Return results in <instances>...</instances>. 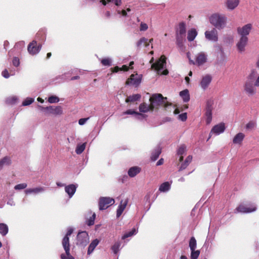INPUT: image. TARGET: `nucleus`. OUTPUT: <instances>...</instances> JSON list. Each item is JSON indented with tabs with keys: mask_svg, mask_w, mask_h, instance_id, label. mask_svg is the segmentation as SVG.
<instances>
[{
	"mask_svg": "<svg viewBox=\"0 0 259 259\" xmlns=\"http://www.w3.org/2000/svg\"><path fill=\"white\" fill-rule=\"evenodd\" d=\"M209 21L215 28L218 29H224L227 25V17L222 13H214L209 17Z\"/></svg>",
	"mask_w": 259,
	"mask_h": 259,
	"instance_id": "obj_1",
	"label": "nucleus"
},
{
	"mask_svg": "<svg viewBox=\"0 0 259 259\" xmlns=\"http://www.w3.org/2000/svg\"><path fill=\"white\" fill-rule=\"evenodd\" d=\"M150 105L154 110L159 106H163L165 110H168L169 106H171V103L167 101V98H164L161 94H153L150 98Z\"/></svg>",
	"mask_w": 259,
	"mask_h": 259,
	"instance_id": "obj_2",
	"label": "nucleus"
},
{
	"mask_svg": "<svg viewBox=\"0 0 259 259\" xmlns=\"http://www.w3.org/2000/svg\"><path fill=\"white\" fill-rule=\"evenodd\" d=\"M186 24L184 22H181L176 30V44L181 49L184 48V42L186 40Z\"/></svg>",
	"mask_w": 259,
	"mask_h": 259,
	"instance_id": "obj_3",
	"label": "nucleus"
},
{
	"mask_svg": "<svg viewBox=\"0 0 259 259\" xmlns=\"http://www.w3.org/2000/svg\"><path fill=\"white\" fill-rule=\"evenodd\" d=\"M154 59L152 58L150 61V63H152L151 67L154 69L158 74L167 75L168 73V70L166 69V58L164 56H162L159 60L155 63H153Z\"/></svg>",
	"mask_w": 259,
	"mask_h": 259,
	"instance_id": "obj_4",
	"label": "nucleus"
},
{
	"mask_svg": "<svg viewBox=\"0 0 259 259\" xmlns=\"http://www.w3.org/2000/svg\"><path fill=\"white\" fill-rule=\"evenodd\" d=\"M73 232V229L72 228H68L67 229V232L66 234L62 240V245L65 251L66 255L68 256H70L69 259H74L70 254V243L69 236H70Z\"/></svg>",
	"mask_w": 259,
	"mask_h": 259,
	"instance_id": "obj_5",
	"label": "nucleus"
},
{
	"mask_svg": "<svg viewBox=\"0 0 259 259\" xmlns=\"http://www.w3.org/2000/svg\"><path fill=\"white\" fill-rule=\"evenodd\" d=\"M254 83L250 79L247 80L243 85V89L245 93L248 96H252L256 93V89Z\"/></svg>",
	"mask_w": 259,
	"mask_h": 259,
	"instance_id": "obj_6",
	"label": "nucleus"
},
{
	"mask_svg": "<svg viewBox=\"0 0 259 259\" xmlns=\"http://www.w3.org/2000/svg\"><path fill=\"white\" fill-rule=\"evenodd\" d=\"M256 205L254 204H251L248 206L240 204L235 209V212L247 213L254 212L256 211Z\"/></svg>",
	"mask_w": 259,
	"mask_h": 259,
	"instance_id": "obj_7",
	"label": "nucleus"
},
{
	"mask_svg": "<svg viewBox=\"0 0 259 259\" xmlns=\"http://www.w3.org/2000/svg\"><path fill=\"white\" fill-rule=\"evenodd\" d=\"M114 199L109 197H101L99 200V207L100 210H105L109 206L113 204Z\"/></svg>",
	"mask_w": 259,
	"mask_h": 259,
	"instance_id": "obj_8",
	"label": "nucleus"
},
{
	"mask_svg": "<svg viewBox=\"0 0 259 259\" xmlns=\"http://www.w3.org/2000/svg\"><path fill=\"white\" fill-rule=\"evenodd\" d=\"M89 242V237L87 232L81 231L78 233L77 236V244L81 246H85Z\"/></svg>",
	"mask_w": 259,
	"mask_h": 259,
	"instance_id": "obj_9",
	"label": "nucleus"
},
{
	"mask_svg": "<svg viewBox=\"0 0 259 259\" xmlns=\"http://www.w3.org/2000/svg\"><path fill=\"white\" fill-rule=\"evenodd\" d=\"M40 109L48 114H52L55 115H60L62 113V109L61 106L54 107L50 106L46 107H44L41 106H38Z\"/></svg>",
	"mask_w": 259,
	"mask_h": 259,
	"instance_id": "obj_10",
	"label": "nucleus"
},
{
	"mask_svg": "<svg viewBox=\"0 0 259 259\" xmlns=\"http://www.w3.org/2000/svg\"><path fill=\"white\" fill-rule=\"evenodd\" d=\"M213 101L208 100L207 101L205 114L206 123L207 124H209L212 120V110L213 109Z\"/></svg>",
	"mask_w": 259,
	"mask_h": 259,
	"instance_id": "obj_11",
	"label": "nucleus"
},
{
	"mask_svg": "<svg viewBox=\"0 0 259 259\" xmlns=\"http://www.w3.org/2000/svg\"><path fill=\"white\" fill-rule=\"evenodd\" d=\"M252 29V25L250 23H248L242 27H238L237 32L240 37H247Z\"/></svg>",
	"mask_w": 259,
	"mask_h": 259,
	"instance_id": "obj_12",
	"label": "nucleus"
},
{
	"mask_svg": "<svg viewBox=\"0 0 259 259\" xmlns=\"http://www.w3.org/2000/svg\"><path fill=\"white\" fill-rule=\"evenodd\" d=\"M225 128L226 127L224 123H220L214 125L210 132L208 139H209L213 134L217 136L224 133Z\"/></svg>",
	"mask_w": 259,
	"mask_h": 259,
	"instance_id": "obj_13",
	"label": "nucleus"
},
{
	"mask_svg": "<svg viewBox=\"0 0 259 259\" xmlns=\"http://www.w3.org/2000/svg\"><path fill=\"white\" fill-rule=\"evenodd\" d=\"M205 38L208 40L217 42L218 40V32L216 28H213L210 31L205 32Z\"/></svg>",
	"mask_w": 259,
	"mask_h": 259,
	"instance_id": "obj_14",
	"label": "nucleus"
},
{
	"mask_svg": "<svg viewBox=\"0 0 259 259\" xmlns=\"http://www.w3.org/2000/svg\"><path fill=\"white\" fill-rule=\"evenodd\" d=\"M207 60V55L204 52H200L196 56L195 62L193 61L191 62L193 64H196L198 66H201L206 62Z\"/></svg>",
	"mask_w": 259,
	"mask_h": 259,
	"instance_id": "obj_15",
	"label": "nucleus"
},
{
	"mask_svg": "<svg viewBox=\"0 0 259 259\" xmlns=\"http://www.w3.org/2000/svg\"><path fill=\"white\" fill-rule=\"evenodd\" d=\"M142 75L141 74H132L127 81V84H132L136 87L139 85L141 82Z\"/></svg>",
	"mask_w": 259,
	"mask_h": 259,
	"instance_id": "obj_16",
	"label": "nucleus"
},
{
	"mask_svg": "<svg viewBox=\"0 0 259 259\" xmlns=\"http://www.w3.org/2000/svg\"><path fill=\"white\" fill-rule=\"evenodd\" d=\"M248 40V37H240L236 44L237 50L239 53H241L245 51Z\"/></svg>",
	"mask_w": 259,
	"mask_h": 259,
	"instance_id": "obj_17",
	"label": "nucleus"
},
{
	"mask_svg": "<svg viewBox=\"0 0 259 259\" xmlns=\"http://www.w3.org/2000/svg\"><path fill=\"white\" fill-rule=\"evenodd\" d=\"M41 46H37V42L36 41L33 40L28 46V52L32 55L37 54L40 50Z\"/></svg>",
	"mask_w": 259,
	"mask_h": 259,
	"instance_id": "obj_18",
	"label": "nucleus"
},
{
	"mask_svg": "<svg viewBox=\"0 0 259 259\" xmlns=\"http://www.w3.org/2000/svg\"><path fill=\"white\" fill-rule=\"evenodd\" d=\"M212 80V77L209 74H206L202 76L201 80L200 82L201 88L205 90H206Z\"/></svg>",
	"mask_w": 259,
	"mask_h": 259,
	"instance_id": "obj_19",
	"label": "nucleus"
},
{
	"mask_svg": "<svg viewBox=\"0 0 259 259\" xmlns=\"http://www.w3.org/2000/svg\"><path fill=\"white\" fill-rule=\"evenodd\" d=\"M45 190L46 189L44 187H38L27 189L25 190V193L27 195L30 194L36 195L45 192Z\"/></svg>",
	"mask_w": 259,
	"mask_h": 259,
	"instance_id": "obj_20",
	"label": "nucleus"
},
{
	"mask_svg": "<svg viewBox=\"0 0 259 259\" xmlns=\"http://www.w3.org/2000/svg\"><path fill=\"white\" fill-rule=\"evenodd\" d=\"M99 3L104 6L109 8L111 4H113L116 6H120L122 4L121 0H99Z\"/></svg>",
	"mask_w": 259,
	"mask_h": 259,
	"instance_id": "obj_21",
	"label": "nucleus"
},
{
	"mask_svg": "<svg viewBox=\"0 0 259 259\" xmlns=\"http://www.w3.org/2000/svg\"><path fill=\"white\" fill-rule=\"evenodd\" d=\"M239 0H226L225 4L229 10H234L239 5Z\"/></svg>",
	"mask_w": 259,
	"mask_h": 259,
	"instance_id": "obj_22",
	"label": "nucleus"
},
{
	"mask_svg": "<svg viewBox=\"0 0 259 259\" xmlns=\"http://www.w3.org/2000/svg\"><path fill=\"white\" fill-rule=\"evenodd\" d=\"M77 186L74 184H70L65 187V191L71 198L76 192Z\"/></svg>",
	"mask_w": 259,
	"mask_h": 259,
	"instance_id": "obj_23",
	"label": "nucleus"
},
{
	"mask_svg": "<svg viewBox=\"0 0 259 259\" xmlns=\"http://www.w3.org/2000/svg\"><path fill=\"white\" fill-rule=\"evenodd\" d=\"M127 203L128 199H126L124 201L123 200H121L120 201V204L119 205L116 211L117 218H119L121 215L124 209L125 208Z\"/></svg>",
	"mask_w": 259,
	"mask_h": 259,
	"instance_id": "obj_24",
	"label": "nucleus"
},
{
	"mask_svg": "<svg viewBox=\"0 0 259 259\" xmlns=\"http://www.w3.org/2000/svg\"><path fill=\"white\" fill-rule=\"evenodd\" d=\"M139 111L145 114L150 111H153L151 105H148L146 103H142L139 106Z\"/></svg>",
	"mask_w": 259,
	"mask_h": 259,
	"instance_id": "obj_25",
	"label": "nucleus"
},
{
	"mask_svg": "<svg viewBox=\"0 0 259 259\" xmlns=\"http://www.w3.org/2000/svg\"><path fill=\"white\" fill-rule=\"evenodd\" d=\"M99 240L98 239H95L92 241V242L90 243V244L89 245V247H88V255L91 254L93 252L95 248L99 244Z\"/></svg>",
	"mask_w": 259,
	"mask_h": 259,
	"instance_id": "obj_26",
	"label": "nucleus"
},
{
	"mask_svg": "<svg viewBox=\"0 0 259 259\" xmlns=\"http://www.w3.org/2000/svg\"><path fill=\"white\" fill-rule=\"evenodd\" d=\"M141 171V168L138 166H133L131 167L128 170V175L131 177L133 178L138 175Z\"/></svg>",
	"mask_w": 259,
	"mask_h": 259,
	"instance_id": "obj_27",
	"label": "nucleus"
},
{
	"mask_svg": "<svg viewBox=\"0 0 259 259\" xmlns=\"http://www.w3.org/2000/svg\"><path fill=\"white\" fill-rule=\"evenodd\" d=\"M217 47L220 51V55L218 56V60L219 62L223 63L226 60V55L223 48L221 46H218Z\"/></svg>",
	"mask_w": 259,
	"mask_h": 259,
	"instance_id": "obj_28",
	"label": "nucleus"
},
{
	"mask_svg": "<svg viewBox=\"0 0 259 259\" xmlns=\"http://www.w3.org/2000/svg\"><path fill=\"white\" fill-rule=\"evenodd\" d=\"M244 137L245 135L244 134L239 133L234 137L233 140V142L235 144H241Z\"/></svg>",
	"mask_w": 259,
	"mask_h": 259,
	"instance_id": "obj_29",
	"label": "nucleus"
},
{
	"mask_svg": "<svg viewBox=\"0 0 259 259\" xmlns=\"http://www.w3.org/2000/svg\"><path fill=\"white\" fill-rule=\"evenodd\" d=\"M197 35V32L194 28H192L188 31L187 39L188 41H192L194 40Z\"/></svg>",
	"mask_w": 259,
	"mask_h": 259,
	"instance_id": "obj_30",
	"label": "nucleus"
},
{
	"mask_svg": "<svg viewBox=\"0 0 259 259\" xmlns=\"http://www.w3.org/2000/svg\"><path fill=\"white\" fill-rule=\"evenodd\" d=\"M192 159V156L189 155L185 159V161L182 163L181 166L179 168V171H181L185 169L191 162Z\"/></svg>",
	"mask_w": 259,
	"mask_h": 259,
	"instance_id": "obj_31",
	"label": "nucleus"
},
{
	"mask_svg": "<svg viewBox=\"0 0 259 259\" xmlns=\"http://www.w3.org/2000/svg\"><path fill=\"white\" fill-rule=\"evenodd\" d=\"M170 189V184L168 182L162 183L159 188V191L161 192H168Z\"/></svg>",
	"mask_w": 259,
	"mask_h": 259,
	"instance_id": "obj_32",
	"label": "nucleus"
},
{
	"mask_svg": "<svg viewBox=\"0 0 259 259\" xmlns=\"http://www.w3.org/2000/svg\"><path fill=\"white\" fill-rule=\"evenodd\" d=\"M141 97V96L140 94H134V95H133L127 97L125 100V102L126 103L134 102L139 100L140 99Z\"/></svg>",
	"mask_w": 259,
	"mask_h": 259,
	"instance_id": "obj_33",
	"label": "nucleus"
},
{
	"mask_svg": "<svg viewBox=\"0 0 259 259\" xmlns=\"http://www.w3.org/2000/svg\"><path fill=\"white\" fill-rule=\"evenodd\" d=\"M180 96L183 99L184 102H187L190 100L189 91L188 90H185L180 92Z\"/></svg>",
	"mask_w": 259,
	"mask_h": 259,
	"instance_id": "obj_34",
	"label": "nucleus"
},
{
	"mask_svg": "<svg viewBox=\"0 0 259 259\" xmlns=\"http://www.w3.org/2000/svg\"><path fill=\"white\" fill-rule=\"evenodd\" d=\"M186 151V146L185 145H182L179 147L177 150V154L178 155L181 156L179 159L180 162L183 160V157L182 155L185 153Z\"/></svg>",
	"mask_w": 259,
	"mask_h": 259,
	"instance_id": "obj_35",
	"label": "nucleus"
},
{
	"mask_svg": "<svg viewBox=\"0 0 259 259\" xmlns=\"http://www.w3.org/2000/svg\"><path fill=\"white\" fill-rule=\"evenodd\" d=\"M142 46H145L146 47L149 46V44L148 43L147 38L142 37L137 42V47L138 48H140Z\"/></svg>",
	"mask_w": 259,
	"mask_h": 259,
	"instance_id": "obj_36",
	"label": "nucleus"
},
{
	"mask_svg": "<svg viewBox=\"0 0 259 259\" xmlns=\"http://www.w3.org/2000/svg\"><path fill=\"white\" fill-rule=\"evenodd\" d=\"M8 226L4 223L0 224V234L3 236H6L8 232Z\"/></svg>",
	"mask_w": 259,
	"mask_h": 259,
	"instance_id": "obj_37",
	"label": "nucleus"
},
{
	"mask_svg": "<svg viewBox=\"0 0 259 259\" xmlns=\"http://www.w3.org/2000/svg\"><path fill=\"white\" fill-rule=\"evenodd\" d=\"M161 153V149L159 147H156L152 153L151 159L152 160H156Z\"/></svg>",
	"mask_w": 259,
	"mask_h": 259,
	"instance_id": "obj_38",
	"label": "nucleus"
},
{
	"mask_svg": "<svg viewBox=\"0 0 259 259\" xmlns=\"http://www.w3.org/2000/svg\"><path fill=\"white\" fill-rule=\"evenodd\" d=\"M10 159L8 157H5L0 160V170L4 166L9 165L10 164Z\"/></svg>",
	"mask_w": 259,
	"mask_h": 259,
	"instance_id": "obj_39",
	"label": "nucleus"
},
{
	"mask_svg": "<svg viewBox=\"0 0 259 259\" xmlns=\"http://www.w3.org/2000/svg\"><path fill=\"white\" fill-rule=\"evenodd\" d=\"M148 116L145 114H144L141 112H137L135 116V118L137 120L142 121L144 119H146Z\"/></svg>",
	"mask_w": 259,
	"mask_h": 259,
	"instance_id": "obj_40",
	"label": "nucleus"
},
{
	"mask_svg": "<svg viewBox=\"0 0 259 259\" xmlns=\"http://www.w3.org/2000/svg\"><path fill=\"white\" fill-rule=\"evenodd\" d=\"M86 143H84L80 145H77L75 149V152L77 154H81L85 148Z\"/></svg>",
	"mask_w": 259,
	"mask_h": 259,
	"instance_id": "obj_41",
	"label": "nucleus"
},
{
	"mask_svg": "<svg viewBox=\"0 0 259 259\" xmlns=\"http://www.w3.org/2000/svg\"><path fill=\"white\" fill-rule=\"evenodd\" d=\"M138 232V230L136 228H133L131 231L125 233L122 237V239H125V238L131 237L134 235H136Z\"/></svg>",
	"mask_w": 259,
	"mask_h": 259,
	"instance_id": "obj_42",
	"label": "nucleus"
},
{
	"mask_svg": "<svg viewBox=\"0 0 259 259\" xmlns=\"http://www.w3.org/2000/svg\"><path fill=\"white\" fill-rule=\"evenodd\" d=\"M101 63L103 66H110L112 65V60L111 58H105L101 60Z\"/></svg>",
	"mask_w": 259,
	"mask_h": 259,
	"instance_id": "obj_43",
	"label": "nucleus"
},
{
	"mask_svg": "<svg viewBox=\"0 0 259 259\" xmlns=\"http://www.w3.org/2000/svg\"><path fill=\"white\" fill-rule=\"evenodd\" d=\"M196 240L194 237H192L189 241V247L191 251H193L196 248Z\"/></svg>",
	"mask_w": 259,
	"mask_h": 259,
	"instance_id": "obj_44",
	"label": "nucleus"
},
{
	"mask_svg": "<svg viewBox=\"0 0 259 259\" xmlns=\"http://www.w3.org/2000/svg\"><path fill=\"white\" fill-rule=\"evenodd\" d=\"M120 245H121V242L119 241H118V242H115L114 244V245L112 246L111 249L115 254H116L118 252L120 247Z\"/></svg>",
	"mask_w": 259,
	"mask_h": 259,
	"instance_id": "obj_45",
	"label": "nucleus"
},
{
	"mask_svg": "<svg viewBox=\"0 0 259 259\" xmlns=\"http://www.w3.org/2000/svg\"><path fill=\"white\" fill-rule=\"evenodd\" d=\"M96 218V214L94 213L92 215L87 221V224L89 226H92L94 224Z\"/></svg>",
	"mask_w": 259,
	"mask_h": 259,
	"instance_id": "obj_46",
	"label": "nucleus"
},
{
	"mask_svg": "<svg viewBox=\"0 0 259 259\" xmlns=\"http://www.w3.org/2000/svg\"><path fill=\"white\" fill-rule=\"evenodd\" d=\"M59 101V98L56 96H51L48 98V102L50 103H56Z\"/></svg>",
	"mask_w": 259,
	"mask_h": 259,
	"instance_id": "obj_47",
	"label": "nucleus"
},
{
	"mask_svg": "<svg viewBox=\"0 0 259 259\" xmlns=\"http://www.w3.org/2000/svg\"><path fill=\"white\" fill-rule=\"evenodd\" d=\"M255 125V122L253 121H250L248 123L246 124L245 127L246 130H251L254 128Z\"/></svg>",
	"mask_w": 259,
	"mask_h": 259,
	"instance_id": "obj_48",
	"label": "nucleus"
},
{
	"mask_svg": "<svg viewBox=\"0 0 259 259\" xmlns=\"http://www.w3.org/2000/svg\"><path fill=\"white\" fill-rule=\"evenodd\" d=\"M34 102V99L32 98H27L22 103L24 106L30 105Z\"/></svg>",
	"mask_w": 259,
	"mask_h": 259,
	"instance_id": "obj_49",
	"label": "nucleus"
},
{
	"mask_svg": "<svg viewBox=\"0 0 259 259\" xmlns=\"http://www.w3.org/2000/svg\"><path fill=\"white\" fill-rule=\"evenodd\" d=\"M200 254L199 250L191 251V259H197Z\"/></svg>",
	"mask_w": 259,
	"mask_h": 259,
	"instance_id": "obj_50",
	"label": "nucleus"
},
{
	"mask_svg": "<svg viewBox=\"0 0 259 259\" xmlns=\"http://www.w3.org/2000/svg\"><path fill=\"white\" fill-rule=\"evenodd\" d=\"M27 186L26 183H21L16 185L14 187V189L16 190H22L26 188Z\"/></svg>",
	"mask_w": 259,
	"mask_h": 259,
	"instance_id": "obj_51",
	"label": "nucleus"
},
{
	"mask_svg": "<svg viewBox=\"0 0 259 259\" xmlns=\"http://www.w3.org/2000/svg\"><path fill=\"white\" fill-rule=\"evenodd\" d=\"M116 13L117 14L122 16V17H128V14L126 13V11H125V10H120L118 9H117L116 10Z\"/></svg>",
	"mask_w": 259,
	"mask_h": 259,
	"instance_id": "obj_52",
	"label": "nucleus"
},
{
	"mask_svg": "<svg viewBox=\"0 0 259 259\" xmlns=\"http://www.w3.org/2000/svg\"><path fill=\"white\" fill-rule=\"evenodd\" d=\"M166 110L169 112H171L172 110H174L173 112L174 114H178L180 112L179 110L178 109L176 108L175 106L174 105H172V104L171 106H169L168 110Z\"/></svg>",
	"mask_w": 259,
	"mask_h": 259,
	"instance_id": "obj_53",
	"label": "nucleus"
},
{
	"mask_svg": "<svg viewBox=\"0 0 259 259\" xmlns=\"http://www.w3.org/2000/svg\"><path fill=\"white\" fill-rule=\"evenodd\" d=\"M17 99V98L16 97H10L7 99L6 102L8 104H15L16 102Z\"/></svg>",
	"mask_w": 259,
	"mask_h": 259,
	"instance_id": "obj_54",
	"label": "nucleus"
},
{
	"mask_svg": "<svg viewBox=\"0 0 259 259\" xmlns=\"http://www.w3.org/2000/svg\"><path fill=\"white\" fill-rule=\"evenodd\" d=\"M137 111L134 109H128L122 113L123 115H132L135 116Z\"/></svg>",
	"mask_w": 259,
	"mask_h": 259,
	"instance_id": "obj_55",
	"label": "nucleus"
},
{
	"mask_svg": "<svg viewBox=\"0 0 259 259\" xmlns=\"http://www.w3.org/2000/svg\"><path fill=\"white\" fill-rule=\"evenodd\" d=\"M152 193L151 192H148L144 197V200L148 203H149V205L150 206L151 204V202H150V198Z\"/></svg>",
	"mask_w": 259,
	"mask_h": 259,
	"instance_id": "obj_56",
	"label": "nucleus"
},
{
	"mask_svg": "<svg viewBox=\"0 0 259 259\" xmlns=\"http://www.w3.org/2000/svg\"><path fill=\"white\" fill-rule=\"evenodd\" d=\"M58 79H60V82H63L67 79L66 74H62L61 75H59L57 76L54 80H57Z\"/></svg>",
	"mask_w": 259,
	"mask_h": 259,
	"instance_id": "obj_57",
	"label": "nucleus"
},
{
	"mask_svg": "<svg viewBox=\"0 0 259 259\" xmlns=\"http://www.w3.org/2000/svg\"><path fill=\"white\" fill-rule=\"evenodd\" d=\"M256 67L259 69V57H258V58L256 62ZM254 85L256 87H259V75L258 76V77H257V78L256 79V80L255 81Z\"/></svg>",
	"mask_w": 259,
	"mask_h": 259,
	"instance_id": "obj_58",
	"label": "nucleus"
},
{
	"mask_svg": "<svg viewBox=\"0 0 259 259\" xmlns=\"http://www.w3.org/2000/svg\"><path fill=\"white\" fill-rule=\"evenodd\" d=\"M13 65L15 67H18L20 65V61L18 58L14 57L12 60Z\"/></svg>",
	"mask_w": 259,
	"mask_h": 259,
	"instance_id": "obj_59",
	"label": "nucleus"
},
{
	"mask_svg": "<svg viewBox=\"0 0 259 259\" xmlns=\"http://www.w3.org/2000/svg\"><path fill=\"white\" fill-rule=\"evenodd\" d=\"M187 118V113H183L179 115V119L182 121L186 120Z\"/></svg>",
	"mask_w": 259,
	"mask_h": 259,
	"instance_id": "obj_60",
	"label": "nucleus"
},
{
	"mask_svg": "<svg viewBox=\"0 0 259 259\" xmlns=\"http://www.w3.org/2000/svg\"><path fill=\"white\" fill-rule=\"evenodd\" d=\"M148 27L147 24L141 23L140 24V29L141 31H145L148 29Z\"/></svg>",
	"mask_w": 259,
	"mask_h": 259,
	"instance_id": "obj_61",
	"label": "nucleus"
},
{
	"mask_svg": "<svg viewBox=\"0 0 259 259\" xmlns=\"http://www.w3.org/2000/svg\"><path fill=\"white\" fill-rule=\"evenodd\" d=\"M2 74L3 76L5 78H8L10 77V74L9 73L7 69L4 70L2 72Z\"/></svg>",
	"mask_w": 259,
	"mask_h": 259,
	"instance_id": "obj_62",
	"label": "nucleus"
},
{
	"mask_svg": "<svg viewBox=\"0 0 259 259\" xmlns=\"http://www.w3.org/2000/svg\"><path fill=\"white\" fill-rule=\"evenodd\" d=\"M89 118H81L78 120V123L80 125H82L85 123Z\"/></svg>",
	"mask_w": 259,
	"mask_h": 259,
	"instance_id": "obj_63",
	"label": "nucleus"
},
{
	"mask_svg": "<svg viewBox=\"0 0 259 259\" xmlns=\"http://www.w3.org/2000/svg\"><path fill=\"white\" fill-rule=\"evenodd\" d=\"M24 42L22 41H20V42H17V44H16L15 45V47L16 48H17L18 47H24Z\"/></svg>",
	"mask_w": 259,
	"mask_h": 259,
	"instance_id": "obj_64",
	"label": "nucleus"
}]
</instances>
